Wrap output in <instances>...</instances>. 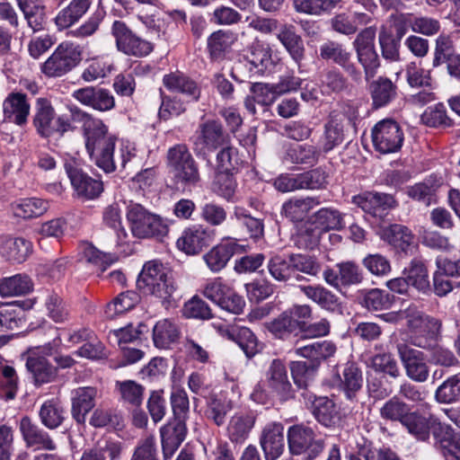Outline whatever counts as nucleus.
<instances>
[{"label": "nucleus", "mask_w": 460, "mask_h": 460, "mask_svg": "<svg viewBox=\"0 0 460 460\" xmlns=\"http://www.w3.org/2000/svg\"><path fill=\"white\" fill-rule=\"evenodd\" d=\"M394 303V296L389 293L373 288L367 291L363 297L361 302L362 305L368 310H385L391 307Z\"/></svg>", "instance_id": "nucleus-63"}, {"label": "nucleus", "mask_w": 460, "mask_h": 460, "mask_svg": "<svg viewBox=\"0 0 460 460\" xmlns=\"http://www.w3.org/2000/svg\"><path fill=\"white\" fill-rule=\"evenodd\" d=\"M277 39L295 62L299 65L305 58V47L302 38L296 33L295 27L291 24L282 25L277 34Z\"/></svg>", "instance_id": "nucleus-36"}, {"label": "nucleus", "mask_w": 460, "mask_h": 460, "mask_svg": "<svg viewBox=\"0 0 460 460\" xmlns=\"http://www.w3.org/2000/svg\"><path fill=\"white\" fill-rule=\"evenodd\" d=\"M254 424L255 417L252 413H235L231 417L226 428L229 439L234 443H243L248 438Z\"/></svg>", "instance_id": "nucleus-33"}, {"label": "nucleus", "mask_w": 460, "mask_h": 460, "mask_svg": "<svg viewBox=\"0 0 460 460\" xmlns=\"http://www.w3.org/2000/svg\"><path fill=\"white\" fill-rule=\"evenodd\" d=\"M13 215L23 219L42 216L49 209V202L38 198L22 199L12 204Z\"/></svg>", "instance_id": "nucleus-45"}, {"label": "nucleus", "mask_w": 460, "mask_h": 460, "mask_svg": "<svg viewBox=\"0 0 460 460\" xmlns=\"http://www.w3.org/2000/svg\"><path fill=\"white\" fill-rule=\"evenodd\" d=\"M435 418L426 417L418 411H409L402 420V425L419 441H428Z\"/></svg>", "instance_id": "nucleus-29"}, {"label": "nucleus", "mask_w": 460, "mask_h": 460, "mask_svg": "<svg viewBox=\"0 0 460 460\" xmlns=\"http://www.w3.org/2000/svg\"><path fill=\"white\" fill-rule=\"evenodd\" d=\"M111 34L115 39L119 51L127 56L144 58L154 50V45L137 36L124 22L115 21L111 26Z\"/></svg>", "instance_id": "nucleus-9"}, {"label": "nucleus", "mask_w": 460, "mask_h": 460, "mask_svg": "<svg viewBox=\"0 0 460 460\" xmlns=\"http://www.w3.org/2000/svg\"><path fill=\"white\" fill-rule=\"evenodd\" d=\"M116 386L119 388L120 397L124 402L137 407L143 402L144 387L132 380L118 381Z\"/></svg>", "instance_id": "nucleus-60"}, {"label": "nucleus", "mask_w": 460, "mask_h": 460, "mask_svg": "<svg viewBox=\"0 0 460 460\" xmlns=\"http://www.w3.org/2000/svg\"><path fill=\"white\" fill-rule=\"evenodd\" d=\"M378 42L381 48L382 57L389 61L400 59V40L394 37V31L386 26H382L378 35Z\"/></svg>", "instance_id": "nucleus-56"}, {"label": "nucleus", "mask_w": 460, "mask_h": 460, "mask_svg": "<svg viewBox=\"0 0 460 460\" xmlns=\"http://www.w3.org/2000/svg\"><path fill=\"white\" fill-rule=\"evenodd\" d=\"M137 286L144 294L155 296L163 301H168L176 290L170 270L157 261L144 264Z\"/></svg>", "instance_id": "nucleus-2"}, {"label": "nucleus", "mask_w": 460, "mask_h": 460, "mask_svg": "<svg viewBox=\"0 0 460 460\" xmlns=\"http://www.w3.org/2000/svg\"><path fill=\"white\" fill-rule=\"evenodd\" d=\"M455 54V45L451 35L441 33L435 40L432 66L438 67Z\"/></svg>", "instance_id": "nucleus-59"}, {"label": "nucleus", "mask_w": 460, "mask_h": 460, "mask_svg": "<svg viewBox=\"0 0 460 460\" xmlns=\"http://www.w3.org/2000/svg\"><path fill=\"white\" fill-rule=\"evenodd\" d=\"M409 411V405L397 396L387 400L379 409V414L382 419L390 421H399L401 424Z\"/></svg>", "instance_id": "nucleus-58"}, {"label": "nucleus", "mask_w": 460, "mask_h": 460, "mask_svg": "<svg viewBox=\"0 0 460 460\" xmlns=\"http://www.w3.org/2000/svg\"><path fill=\"white\" fill-rule=\"evenodd\" d=\"M79 113L87 153L98 167L106 172H113L116 137L109 133L108 127L102 119L84 111Z\"/></svg>", "instance_id": "nucleus-1"}, {"label": "nucleus", "mask_w": 460, "mask_h": 460, "mask_svg": "<svg viewBox=\"0 0 460 460\" xmlns=\"http://www.w3.org/2000/svg\"><path fill=\"white\" fill-rule=\"evenodd\" d=\"M320 205L316 197H305L301 199H290L282 206V214L293 222H301L308 215L309 211Z\"/></svg>", "instance_id": "nucleus-37"}, {"label": "nucleus", "mask_w": 460, "mask_h": 460, "mask_svg": "<svg viewBox=\"0 0 460 460\" xmlns=\"http://www.w3.org/2000/svg\"><path fill=\"white\" fill-rule=\"evenodd\" d=\"M32 251L31 243L22 237L6 238L2 245L3 255L9 261L21 263L24 261Z\"/></svg>", "instance_id": "nucleus-48"}, {"label": "nucleus", "mask_w": 460, "mask_h": 460, "mask_svg": "<svg viewBox=\"0 0 460 460\" xmlns=\"http://www.w3.org/2000/svg\"><path fill=\"white\" fill-rule=\"evenodd\" d=\"M312 308L308 305H295L276 318L265 323L267 330L279 339H288L292 333L300 332L301 319H310Z\"/></svg>", "instance_id": "nucleus-7"}, {"label": "nucleus", "mask_w": 460, "mask_h": 460, "mask_svg": "<svg viewBox=\"0 0 460 460\" xmlns=\"http://www.w3.org/2000/svg\"><path fill=\"white\" fill-rule=\"evenodd\" d=\"M66 171L77 197L93 199L102 192V182L90 177L81 168L72 164H66Z\"/></svg>", "instance_id": "nucleus-17"}, {"label": "nucleus", "mask_w": 460, "mask_h": 460, "mask_svg": "<svg viewBox=\"0 0 460 460\" xmlns=\"http://www.w3.org/2000/svg\"><path fill=\"white\" fill-rule=\"evenodd\" d=\"M230 144V137L225 132L221 122L208 119L199 125L193 141L197 155L207 156L225 145Z\"/></svg>", "instance_id": "nucleus-8"}, {"label": "nucleus", "mask_w": 460, "mask_h": 460, "mask_svg": "<svg viewBox=\"0 0 460 460\" xmlns=\"http://www.w3.org/2000/svg\"><path fill=\"white\" fill-rule=\"evenodd\" d=\"M261 446L267 460H276L285 448L284 427L281 423L271 422L262 429Z\"/></svg>", "instance_id": "nucleus-22"}, {"label": "nucleus", "mask_w": 460, "mask_h": 460, "mask_svg": "<svg viewBox=\"0 0 460 460\" xmlns=\"http://www.w3.org/2000/svg\"><path fill=\"white\" fill-rule=\"evenodd\" d=\"M233 217L246 227L247 233L251 238L258 240L262 237L264 232L262 221L247 214L243 208L235 207Z\"/></svg>", "instance_id": "nucleus-61"}, {"label": "nucleus", "mask_w": 460, "mask_h": 460, "mask_svg": "<svg viewBox=\"0 0 460 460\" xmlns=\"http://www.w3.org/2000/svg\"><path fill=\"white\" fill-rule=\"evenodd\" d=\"M300 289L308 299L325 310L333 312L340 305L336 295L321 285L300 286Z\"/></svg>", "instance_id": "nucleus-44"}, {"label": "nucleus", "mask_w": 460, "mask_h": 460, "mask_svg": "<svg viewBox=\"0 0 460 460\" xmlns=\"http://www.w3.org/2000/svg\"><path fill=\"white\" fill-rule=\"evenodd\" d=\"M288 447L293 455L307 453V460H313L323 450V440L316 439L313 429L303 424L291 426L288 430Z\"/></svg>", "instance_id": "nucleus-11"}, {"label": "nucleus", "mask_w": 460, "mask_h": 460, "mask_svg": "<svg viewBox=\"0 0 460 460\" xmlns=\"http://www.w3.org/2000/svg\"><path fill=\"white\" fill-rule=\"evenodd\" d=\"M163 83L169 91L181 93L188 96L190 101L197 102L199 99L200 89L198 84L181 73L165 75Z\"/></svg>", "instance_id": "nucleus-35"}, {"label": "nucleus", "mask_w": 460, "mask_h": 460, "mask_svg": "<svg viewBox=\"0 0 460 460\" xmlns=\"http://www.w3.org/2000/svg\"><path fill=\"white\" fill-rule=\"evenodd\" d=\"M396 85L388 78L380 76L369 84V93L375 108L390 103L396 97Z\"/></svg>", "instance_id": "nucleus-38"}, {"label": "nucleus", "mask_w": 460, "mask_h": 460, "mask_svg": "<svg viewBox=\"0 0 460 460\" xmlns=\"http://www.w3.org/2000/svg\"><path fill=\"white\" fill-rule=\"evenodd\" d=\"M332 385L339 387L349 400H355L363 386L361 368L355 362H347L341 373L336 372L332 377Z\"/></svg>", "instance_id": "nucleus-16"}, {"label": "nucleus", "mask_w": 460, "mask_h": 460, "mask_svg": "<svg viewBox=\"0 0 460 460\" xmlns=\"http://www.w3.org/2000/svg\"><path fill=\"white\" fill-rule=\"evenodd\" d=\"M313 405V413L323 425L330 427L339 421V411L332 400L325 396L318 397L314 399Z\"/></svg>", "instance_id": "nucleus-50"}, {"label": "nucleus", "mask_w": 460, "mask_h": 460, "mask_svg": "<svg viewBox=\"0 0 460 460\" xmlns=\"http://www.w3.org/2000/svg\"><path fill=\"white\" fill-rule=\"evenodd\" d=\"M406 277L410 286H412L417 290L422 293H427L430 290L428 270L421 261L416 259L411 261L407 270Z\"/></svg>", "instance_id": "nucleus-53"}, {"label": "nucleus", "mask_w": 460, "mask_h": 460, "mask_svg": "<svg viewBox=\"0 0 460 460\" xmlns=\"http://www.w3.org/2000/svg\"><path fill=\"white\" fill-rule=\"evenodd\" d=\"M376 33V27H367L356 36L352 43L358 61L364 69L366 80L374 77L380 66L375 47Z\"/></svg>", "instance_id": "nucleus-10"}, {"label": "nucleus", "mask_w": 460, "mask_h": 460, "mask_svg": "<svg viewBox=\"0 0 460 460\" xmlns=\"http://www.w3.org/2000/svg\"><path fill=\"white\" fill-rule=\"evenodd\" d=\"M65 411L58 399H50L43 402L39 416L41 423L50 429L58 428L65 420Z\"/></svg>", "instance_id": "nucleus-49"}, {"label": "nucleus", "mask_w": 460, "mask_h": 460, "mask_svg": "<svg viewBox=\"0 0 460 460\" xmlns=\"http://www.w3.org/2000/svg\"><path fill=\"white\" fill-rule=\"evenodd\" d=\"M92 0H71L62 8L55 18L59 30H64L76 23L89 10Z\"/></svg>", "instance_id": "nucleus-31"}, {"label": "nucleus", "mask_w": 460, "mask_h": 460, "mask_svg": "<svg viewBox=\"0 0 460 460\" xmlns=\"http://www.w3.org/2000/svg\"><path fill=\"white\" fill-rule=\"evenodd\" d=\"M33 125L38 134L42 137H50L56 134L63 136L72 128L69 119L58 116L51 102L47 98L37 99Z\"/></svg>", "instance_id": "nucleus-5"}, {"label": "nucleus", "mask_w": 460, "mask_h": 460, "mask_svg": "<svg viewBox=\"0 0 460 460\" xmlns=\"http://www.w3.org/2000/svg\"><path fill=\"white\" fill-rule=\"evenodd\" d=\"M127 218L130 224L132 234L137 238L162 239L169 232L168 225L162 217L148 212L139 204L128 206Z\"/></svg>", "instance_id": "nucleus-4"}, {"label": "nucleus", "mask_w": 460, "mask_h": 460, "mask_svg": "<svg viewBox=\"0 0 460 460\" xmlns=\"http://www.w3.org/2000/svg\"><path fill=\"white\" fill-rule=\"evenodd\" d=\"M25 367L36 386L51 383L58 376V368L36 351H31L27 357Z\"/></svg>", "instance_id": "nucleus-23"}, {"label": "nucleus", "mask_w": 460, "mask_h": 460, "mask_svg": "<svg viewBox=\"0 0 460 460\" xmlns=\"http://www.w3.org/2000/svg\"><path fill=\"white\" fill-rule=\"evenodd\" d=\"M352 202L364 212L380 217H383L385 210L397 205L393 195L374 191H366L354 196Z\"/></svg>", "instance_id": "nucleus-18"}, {"label": "nucleus", "mask_w": 460, "mask_h": 460, "mask_svg": "<svg viewBox=\"0 0 460 460\" xmlns=\"http://www.w3.org/2000/svg\"><path fill=\"white\" fill-rule=\"evenodd\" d=\"M344 141V125L342 116L336 111L330 113L329 119L324 125V135L322 150L324 153L332 151Z\"/></svg>", "instance_id": "nucleus-32"}, {"label": "nucleus", "mask_w": 460, "mask_h": 460, "mask_svg": "<svg viewBox=\"0 0 460 460\" xmlns=\"http://www.w3.org/2000/svg\"><path fill=\"white\" fill-rule=\"evenodd\" d=\"M170 172L176 183L194 186L199 180L198 165L185 145L171 147L167 155Z\"/></svg>", "instance_id": "nucleus-6"}, {"label": "nucleus", "mask_w": 460, "mask_h": 460, "mask_svg": "<svg viewBox=\"0 0 460 460\" xmlns=\"http://www.w3.org/2000/svg\"><path fill=\"white\" fill-rule=\"evenodd\" d=\"M207 232L199 226L186 229L178 239V247L187 254L199 253L207 243Z\"/></svg>", "instance_id": "nucleus-41"}, {"label": "nucleus", "mask_w": 460, "mask_h": 460, "mask_svg": "<svg viewBox=\"0 0 460 460\" xmlns=\"http://www.w3.org/2000/svg\"><path fill=\"white\" fill-rule=\"evenodd\" d=\"M312 218L313 223L323 230H339L343 226L341 213L332 208H321L314 214Z\"/></svg>", "instance_id": "nucleus-64"}, {"label": "nucleus", "mask_w": 460, "mask_h": 460, "mask_svg": "<svg viewBox=\"0 0 460 460\" xmlns=\"http://www.w3.org/2000/svg\"><path fill=\"white\" fill-rule=\"evenodd\" d=\"M319 57L327 62L340 66L356 83L362 80V72L352 61V54L341 43L327 40L319 48Z\"/></svg>", "instance_id": "nucleus-14"}, {"label": "nucleus", "mask_w": 460, "mask_h": 460, "mask_svg": "<svg viewBox=\"0 0 460 460\" xmlns=\"http://www.w3.org/2000/svg\"><path fill=\"white\" fill-rule=\"evenodd\" d=\"M178 325L170 319L159 320L153 328V341L156 348L167 349L180 338Z\"/></svg>", "instance_id": "nucleus-39"}, {"label": "nucleus", "mask_w": 460, "mask_h": 460, "mask_svg": "<svg viewBox=\"0 0 460 460\" xmlns=\"http://www.w3.org/2000/svg\"><path fill=\"white\" fill-rule=\"evenodd\" d=\"M97 389L94 387H79L73 392L72 396V417L77 423H84L86 415L95 406Z\"/></svg>", "instance_id": "nucleus-26"}, {"label": "nucleus", "mask_w": 460, "mask_h": 460, "mask_svg": "<svg viewBox=\"0 0 460 460\" xmlns=\"http://www.w3.org/2000/svg\"><path fill=\"white\" fill-rule=\"evenodd\" d=\"M404 136L399 124L393 119H383L372 128V142L382 154L394 153L401 149Z\"/></svg>", "instance_id": "nucleus-12"}, {"label": "nucleus", "mask_w": 460, "mask_h": 460, "mask_svg": "<svg viewBox=\"0 0 460 460\" xmlns=\"http://www.w3.org/2000/svg\"><path fill=\"white\" fill-rule=\"evenodd\" d=\"M140 300L138 294L135 291L120 293L111 303L108 304L105 309L107 318L112 319L117 314L132 309Z\"/></svg>", "instance_id": "nucleus-54"}, {"label": "nucleus", "mask_w": 460, "mask_h": 460, "mask_svg": "<svg viewBox=\"0 0 460 460\" xmlns=\"http://www.w3.org/2000/svg\"><path fill=\"white\" fill-rule=\"evenodd\" d=\"M440 186V181L436 176H430L425 181L410 186L407 194L410 198L426 206L436 202V192Z\"/></svg>", "instance_id": "nucleus-43"}, {"label": "nucleus", "mask_w": 460, "mask_h": 460, "mask_svg": "<svg viewBox=\"0 0 460 460\" xmlns=\"http://www.w3.org/2000/svg\"><path fill=\"white\" fill-rule=\"evenodd\" d=\"M238 35L231 30H217L208 38L207 47L212 59L223 58L237 41Z\"/></svg>", "instance_id": "nucleus-30"}, {"label": "nucleus", "mask_w": 460, "mask_h": 460, "mask_svg": "<svg viewBox=\"0 0 460 460\" xmlns=\"http://www.w3.org/2000/svg\"><path fill=\"white\" fill-rule=\"evenodd\" d=\"M321 151L313 145H291L286 151L285 159L291 164L314 166L318 163Z\"/></svg>", "instance_id": "nucleus-40"}, {"label": "nucleus", "mask_w": 460, "mask_h": 460, "mask_svg": "<svg viewBox=\"0 0 460 460\" xmlns=\"http://www.w3.org/2000/svg\"><path fill=\"white\" fill-rule=\"evenodd\" d=\"M122 449L120 442L102 438L84 448L77 460H120Z\"/></svg>", "instance_id": "nucleus-24"}, {"label": "nucleus", "mask_w": 460, "mask_h": 460, "mask_svg": "<svg viewBox=\"0 0 460 460\" xmlns=\"http://www.w3.org/2000/svg\"><path fill=\"white\" fill-rule=\"evenodd\" d=\"M267 269L271 278L279 282H288L294 279L290 254L288 256L275 254L267 262Z\"/></svg>", "instance_id": "nucleus-51"}, {"label": "nucleus", "mask_w": 460, "mask_h": 460, "mask_svg": "<svg viewBox=\"0 0 460 460\" xmlns=\"http://www.w3.org/2000/svg\"><path fill=\"white\" fill-rule=\"evenodd\" d=\"M435 398L438 402L452 403L460 399V373L445 380L436 390Z\"/></svg>", "instance_id": "nucleus-57"}, {"label": "nucleus", "mask_w": 460, "mask_h": 460, "mask_svg": "<svg viewBox=\"0 0 460 460\" xmlns=\"http://www.w3.org/2000/svg\"><path fill=\"white\" fill-rule=\"evenodd\" d=\"M162 447L164 455H172L185 439L187 428L185 422L174 420L160 429Z\"/></svg>", "instance_id": "nucleus-34"}, {"label": "nucleus", "mask_w": 460, "mask_h": 460, "mask_svg": "<svg viewBox=\"0 0 460 460\" xmlns=\"http://www.w3.org/2000/svg\"><path fill=\"white\" fill-rule=\"evenodd\" d=\"M23 311L13 304L0 305V332L13 331L22 327Z\"/></svg>", "instance_id": "nucleus-55"}, {"label": "nucleus", "mask_w": 460, "mask_h": 460, "mask_svg": "<svg viewBox=\"0 0 460 460\" xmlns=\"http://www.w3.org/2000/svg\"><path fill=\"white\" fill-rule=\"evenodd\" d=\"M336 269L327 267L323 271L324 281L338 291L343 288L359 285L364 279V273L354 261H344L336 264Z\"/></svg>", "instance_id": "nucleus-13"}, {"label": "nucleus", "mask_w": 460, "mask_h": 460, "mask_svg": "<svg viewBox=\"0 0 460 460\" xmlns=\"http://www.w3.org/2000/svg\"><path fill=\"white\" fill-rule=\"evenodd\" d=\"M237 182L234 174L226 171H217L213 183L212 190L220 198L231 201L235 194Z\"/></svg>", "instance_id": "nucleus-52"}, {"label": "nucleus", "mask_w": 460, "mask_h": 460, "mask_svg": "<svg viewBox=\"0 0 460 460\" xmlns=\"http://www.w3.org/2000/svg\"><path fill=\"white\" fill-rule=\"evenodd\" d=\"M290 257L294 272V279L296 281L303 279L300 273L310 277H317L322 271H323L321 262L314 256L302 253H291Z\"/></svg>", "instance_id": "nucleus-42"}, {"label": "nucleus", "mask_w": 460, "mask_h": 460, "mask_svg": "<svg viewBox=\"0 0 460 460\" xmlns=\"http://www.w3.org/2000/svg\"><path fill=\"white\" fill-rule=\"evenodd\" d=\"M238 244L234 240H227L214 246L209 252L203 256L208 268L212 272H219L222 270L235 253Z\"/></svg>", "instance_id": "nucleus-27"}, {"label": "nucleus", "mask_w": 460, "mask_h": 460, "mask_svg": "<svg viewBox=\"0 0 460 460\" xmlns=\"http://www.w3.org/2000/svg\"><path fill=\"white\" fill-rule=\"evenodd\" d=\"M317 367L305 361H292L290 371L294 383L299 388H306L313 381Z\"/></svg>", "instance_id": "nucleus-62"}, {"label": "nucleus", "mask_w": 460, "mask_h": 460, "mask_svg": "<svg viewBox=\"0 0 460 460\" xmlns=\"http://www.w3.org/2000/svg\"><path fill=\"white\" fill-rule=\"evenodd\" d=\"M234 408L233 402L223 395H211L207 402L205 414L208 420L220 427L225 424L226 417Z\"/></svg>", "instance_id": "nucleus-47"}, {"label": "nucleus", "mask_w": 460, "mask_h": 460, "mask_svg": "<svg viewBox=\"0 0 460 460\" xmlns=\"http://www.w3.org/2000/svg\"><path fill=\"white\" fill-rule=\"evenodd\" d=\"M245 58L251 65L250 70L256 74H263L274 66L271 48L258 38L248 47Z\"/></svg>", "instance_id": "nucleus-25"}, {"label": "nucleus", "mask_w": 460, "mask_h": 460, "mask_svg": "<svg viewBox=\"0 0 460 460\" xmlns=\"http://www.w3.org/2000/svg\"><path fill=\"white\" fill-rule=\"evenodd\" d=\"M266 377L268 388L281 401H287L293 397V389L288 377V371L281 360L274 359L271 362Z\"/></svg>", "instance_id": "nucleus-20"}, {"label": "nucleus", "mask_w": 460, "mask_h": 460, "mask_svg": "<svg viewBox=\"0 0 460 460\" xmlns=\"http://www.w3.org/2000/svg\"><path fill=\"white\" fill-rule=\"evenodd\" d=\"M72 96L83 105L99 111H108L115 106V100L111 92L101 87H84L75 91Z\"/></svg>", "instance_id": "nucleus-19"}, {"label": "nucleus", "mask_w": 460, "mask_h": 460, "mask_svg": "<svg viewBox=\"0 0 460 460\" xmlns=\"http://www.w3.org/2000/svg\"><path fill=\"white\" fill-rule=\"evenodd\" d=\"M397 351L406 376L417 383H424L429 376V367L426 354L406 344L397 345Z\"/></svg>", "instance_id": "nucleus-15"}, {"label": "nucleus", "mask_w": 460, "mask_h": 460, "mask_svg": "<svg viewBox=\"0 0 460 460\" xmlns=\"http://www.w3.org/2000/svg\"><path fill=\"white\" fill-rule=\"evenodd\" d=\"M19 430L28 447L44 450H55L56 444L48 432L39 427L32 420L24 416L19 423Z\"/></svg>", "instance_id": "nucleus-21"}, {"label": "nucleus", "mask_w": 460, "mask_h": 460, "mask_svg": "<svg viewBox=\"0 0 460 460\" xmlns=\"http://www.w3.org/2000/svg\"><path fill=\"white\" fill-rule=\"evenodd\" d=\"M33 283L25 274H16L0 281V296L3 297L23 296L32 291Z\"/></svg>", "instance_id": "nucleus-46"}, {"label": "nucleus", "mask_w": 460, "mask_h": 460, "mask_svg": "<svg viewBox=\"0 0 460 460\" xmlns=\"http://www.w3.org/2000/svg\"><path fill=\"white\" fill-rule=\"evenodd\" d=\"M30 111L31 105L25 93H11L4 102L5 117L17 125L26 123Z\"/></svg>", "instance_id": "nucleus-28"}, {"label": "nucleus", "mask_w": 460, "mask_h": 460, "mask_svg": "<svg viewBox=\"0 0 460 460\" xmlns=\"http://www.w3.org/2000/svg\"><path fill=\"white\" fill-rule=\"evenodd\" d=\"M82 58L81 46L71 41H63L41 64L40 70L48 77H61L77 66Z\"/></svg>", "instance_id": "nucleus-3"}]
</instances>
